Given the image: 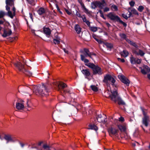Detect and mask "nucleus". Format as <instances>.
I'll use <instances>...</instances> for the list:
<instances>
[{
    "label": "nucleus",
    "instance_id": "obj_1",
    "mask_svg": "<svg viewBox=\"0 0 150 150\" xmlns=\"http://www.w3.org/2000/svg\"><path fill=\"white\" fill-rule=\"evenodd\" d=\"M33 92L37 95H40L42 96H47L48 95V91L44 85L41 87L35 85H29L28 87H25L24 92L25 93L30 94Z\"/></svg>",
    "mask_w": 150,
    "mask_h": 150
},
{
    "label": "nucleus",
    "instance_id": "obj_2",
    "mask_svg": "<svg viewBox=\"0 0 150 150\" xmlns=\"http://www.w3.org/2000/svg\"><path fill=\"white\" fill-rule=\"evenodd\" d=\"M142 114L143 115V117L142 118V122L146 127L148 126V124L150 121V117L147 115V110L142 108H141Z\"/></svg>",
    "mask_w": 150,
    "mask_h": 150
},
{
    "label": "nucleus",
    "instance_id": "obj_3",
    "mask_svg": "<svg viewBox=\"0 0 150 150\" xmlns=\"http://www.w3.org/2000/svg\"><path fill=\"white\" fill-rule=\"evenodd\" d=\"M15 66L18 69V70L25 74L29 76L32 75V73L28 70H26L24 69L23 65L19 62H17L14 63Z\"/></svg>",
    "mask_w": 150,
    "mask_h": 150
},
{
    "label": "nucleus",
    "instance_id": "obj_4",
    "mask_svg": "<svg viewBox=\"0 0 150 150\" xmlns=\"http://www.w3.org/2000/svg\"><path fill=\"white\" fill-rule=\"evenodd\" d=\"M107 17L110 19V20L112 21H116L119 22L120 23L122 24L125 27H126L127 24L120 19V18L115 14L112 12H110L108 13L107 15Z\"/></svg>",
    "mask_w": 150,
    "mask_h": 150
},
{
    "label": "nucleus",
    "instance_id": "obj_5",
    "mask_svg": "<svg viewBox=\"0 0 150 150\" xmlns=\"http://www.w3.org/2000/svg\"><path fill=\"white\" fill-rule=\"evenodd\" d=\"M114 96L112 97V100L115 103L117 102L119 105H125V103L123 100L119 96L117 92L114 94Z\"/></svg>",
    "mask_w": 150,
    "mask_h": 150
},
{
    "label": "nucleus",
    "instance_id": "obj_6",
    "mask_svg": "<svg viewBox=\"0 0 150 150\" xmlns=\"http://www.w3.org/2000/svg\"><path fill=\"white\" fill-rule=\"evenodd\" d=\"M118 77L121 81L127 86H129L130 81L129 79L123 75H119Z\"/></svg>",
    "mask_w": 150,
    "mask_h": 150
},
{
    "label": "nucleus",
    "instance_id": "obj_7",
    "mask_svg": "<svg viewBox=\"0 0 150 150\" xmlns=\"http://www.w3.org/2000/svg\"><path fill=\"white\" fill-rule=\"evenodd\" d=\"M118 130L114 127H111L108 129V132L110 136L112 137L117 134Z\"/></svg>",
    "mask_w": 150,
    "mask_h": 150
},
{
    "label": "nucleus",
    "instance_id": "obj_8",
    "mask_svg": "<svg viewBox=\"0 0 150 150\" xmlns=\"http://www.w3.org/2000/svg\"><path fill=\"white\" fill-rule=\"evenodd\" d=\"M117 93V92L116 90L113 91L108 90L105 92L104 93V96L106 98H110L112 100V97L115 96L114 93Z\"/></svg>",
    "mask_w": 150,
    "mask_h": 150
},
{
    "label": "nucleus",
    "instance_id": "obj_9",
    "mask_svg": "<svg viewBox=\"0 0 150 150\" xmlns=\"http://www.w3.org/2000/svg\"><path fill=\"white\" fill-rule=\"evenodd\" d=\"M106 116L104 114L103 115H97L96 119L100 123H105L106 122Z\"/></svg>",
    "mask_w": 150,
    "mask_h": 150
},
{
    "label": "nucleus",
    "instance_id": "obj_10",
    "mask_svg": "<svg viewBox=\"0 0 150 150\" xmlns=\"http://www.w3.org/2000/svg\"><path fill=\"white\" fill-rule=\"evenodd\" d=\"M24 101L21 100L16 104V108L18 110H23L24 108Z\"/></svg>",
    "mask_w": 150,
    "mask_h": 150
},
{
    "label": "nucleus",
    "instance_id": "obj_11",
    "mask_svg": "<svg viewBox=\"0 0 150 150\" xmlns=\"http://www.w3.org/2000/svg\"><path fill=\"white\" fill-rule=\"evenodd\" d=\"M141 69V72L144 74H146L150 72V69L149 67L146 65H144L143 67V68L140 67Z\"/></svg>",
    "mask_w": 150,
    "mask_h": 150
},
{
    "label": "nucleus",
    "instance_id": "obj_12",
    "mask_svg": "<svg viewBox=\"0 0 150 150\" xmlns=\"http://www.w3.org/2000/svg\"><path fill=\"white\" fill-rule=\"evenodd\" d=\"M93 74H98L101 75L102 74V72L101 69L98 66H96L95 67L93 70Z\"/></svg>",
    "mask_w": 150,
    "mask_h": 150
},
{
    "label": "nucleus",
    "instance_id": "obj_13",
    "mask_svg": "<svg viewBox=\"0 0 150 150\" xmlns=\"http://www.w3.org/2000/svg\"><path fill=\"white\" fill-rule=\"evenodd\" d=\"M84 51L86 54H84L85 55L84 56L85 57H87L88 56L92 59H93V56H96V54H95L93 52H90L87 49H84Z\"/></svg>",
    "mask_w": 150,
    "mask_h": 150
},
{
    "label": "nucleus",
    "instance_id": "obj_14",
    "mask_svg": "<svg viewBox=\"0 0 150 150\" xmlns=\"http://www.w3.org/2000/svg\"><path fill=\"white\" fill-rule=\"evenodd\" d=\"M128 11L129 13L128 14V17H130L132 14L135 15H138V13L137 11L134 8H129L128 9Z\"/></svg>",
    "mask_w": 150,
    "mask_h": 150
},
{
    "label": "nucleus",
    "instance_id": "obj_15",
    "mask_svg": "<svg viewBox=\"0 0 150 150\" xmlns=\"http://www.w3.org/2000/svg\"><path fill=\"white\" fill-rule=\"evenodd\" d=\"M106 5V4L104 0H102L101 2L98 1V7L101 9H102Z\"/></svg>",
    "mask_w": 150,
    "mask_h": 150
},
{
    "label": "nucleus",
    "instance_id": "obj_16",
    "mask_svg": "<svg viewBox=\"0 0 150 150\" xmlns=\"http://www.w3.org/2000/svg\"><path fill=\"white\" fill-rule=\"evenodd\" d=\"M134 53L137 55H140L141 56H144L145 54V53L143 51L140 49L138 50H134Z\"/></svg>",
    "mask_w": 150,
    "mask_h": 150
},
{
    "label": "nucleus",
    "instance_id": "obj_17",
    "mask_svg": "<svg viewBox=\"0 0 150 150\" xmlns=\"http://www.w3.org/2000/svg\"><path fill=\"white\" fill-rule=\"evenodd\" d=\"M111 76L110 75L108 74L104 76L103 81L106 83L108 84L111 78Z\"/></svg>",
    "mask_w": 150,
    "mask_h": 150
},
{
    "label": "nucleus",
    "instance_id": "obj_18",
    "mask_svg": "<svg viewBox=\"0 0 150 150\" xmlns=\"http://www.w3.org/2000/svg\"><path fill=\"white\" fill-rule=\"evenodd\" d=\"M74 29L77 34H80L81 32V28L80 25L78 24L75 25Z\"/></svg>",
    "mask_w": 150,
    "mask_h": 150
},
{
    "label": "nucleus",
    "instance_id": "obj_19",
    "mask_svg": "<svg viewBox=\"0 0 150 150\" xmlns=\"http://www.w3.org/2000/svg\"><path fill=\"white\" fill-rule=\"evenodd\" d=\"M81 72L86 77L88 78L90 75V73L88 69H83Z\"/></svg>",
    "mask_w": 150,
    "mask_h": 150
},
{
    "label": "nucleus",
    "instance_id": "obj_20",
    "mask_svg": "<svg viewBox=\"0 0 150 150\" xmlns=\"http://www.w3.org/2000/svg\"><path fill=\"white\" fill-rule=\"evenodd\" d=\"M11 33L12 32L11 30H9L8 31H7L6 30H4V33L2 36L4 37H6L7 36L10 35L11 34Z\"/></svg>",
    "mask_w": 150,
    "mask_h": 150
},
{
    "label": "nucleus",
    "instance_id": "obj_21",
    "mask_svg": "<svg viewBox=\"0 0 150 150\" xmlns=\"http://www.w3.org/2000/svg\"><path fill=\"white\" fill-rule=\"evenodd\" d=\"M120 54L121 56L124 57H126L128 56L129 54V52L126 50H124L122 52H121L120 53Z\"/></svg>",
    "mask_w": 150,
    "mask_h": 150
},
{
    "label": "nucleus",
    "instance_id": "obj_22",
    "mask_svg": "<svg viewBox=\"0 0 150 150\" xmlns=\"http://www.w3.org/2000/svg\"><path fill=\"white\" fill-rule=\"evenodd\" d=\"M43 31L44 33L47 35H49L51 33V31L50 29L47 28H44Z\"/></svg>",
    "mask_w": 150,
    "mask_h": 150
},
{
    "label": "nucleus",
    "instance_id": "obj_23",
    "mask_svg": "<svg viewBox=\"0 0 150 150\" xmlns=\"http://www.w3.org/2000/svg\"><path fill=\"white\" fill-rule=\"evenodd\" d=\"M81 18H82L83 21L85 22L86 24L89 27L90 26V23L87 20L85 16H81Z\"/></svg>",
    "mask_w": 150,
    "mask_h": 150
},
{
    "label": "nucleus",
    "instance_id": "obj_24",
    "mask_svg": "<svg viewBox=\"0 0 150 150\" xmlns=\"http://www.w3.org/2000/svg\"><path fill=\"white\" fill-rule=\"evenodd\" d=\"M67 86V85L65 84L64 83H59L58 86V91H60V87H61L62 88V89H63L64 88L66 87Z\"/></svg>",
    "mask_w": 150,
    "mask_h": 150
},
{
    "label": "nucleus",
    "instance_id": "obj_25",
    "mask_svg": "<svg viewBox=\"0 0 150 150\" xmlns=\"http://www.w3.org/2000/svg\"><path fill=\"white\" fill-rule=\"evenodd\" d=\"M89 127L88 129H91L94 130L96 131H97L98 129V128L96 126L94 125H88Z\"/></svg>",
    "mask_w": 150,
    "mask_h": 150
},
{
    "label": "nucleus",
    "instance_id": "obj_26",
    "mask_svg": "<svg viewBox=\"0 0 150 150\" xmlns=\"http://www.w3.org/2000/svg\"><path fill=\"white\" fill-rule=\"evenodd\" d=\"M126 41L130 45L133 46L134 47L136 48H137L138 47L137 45L136 44L135 42L130 40L128 39H126Z\"/></svg>",
    "mask_w": 150,
    "mask_h": 150
},
{
    "label": "nucleus",
    "instance_id": "obj_27",
    "mask_svg": "<svg viewBox=\"0 0 150 150\" xmlns=\"http://www.w3.org/2000/svg\"><path fill=\"white\" fill-rule=\"evenodd\" d=\"M98 1L93 2L91 4V7L92 8L95 9L96 8L98 7Z\"/></svg>",
    "mask_w": 150,
    "mask_h": 150
},
{
    "label": "nucleus",
    "instance_id": "obj_28",
    "mask_svg": "<svg viewBox=\"0 0 150 150\" xmlns=\"http://www.w3.org/2000/svg\"><path fill=\"white\" fill-rule=\"evenodd\" d=\"M45 9L43 8H40L38 11V13L40 15H41L45 13Z\"/></svg>",
    "mask_w": 150,
    "mask_h": 150
},
{
    "label": "nucleus",
    "instance_id": "obj_29",
    "mask_svg": "<svg viewBox=\"0 0 150 150\" xmlns=\"http://www.w3.org/2000/svg\"><path fill=\"white\" fill-rule=\"evenodd\" d=\"M85 65L88 67H89L92 69V70L96 66L94 64L91 63H86L85 64Z\"/></svg>",
    "mask_w": 150,
    "mask_h": 150
},
{
    "label": "nucleus",
    "instance_id": "obj_30",
    "mask_svg": "<svg viewBox=\"0 0 150 150\" xmlns=\"http://www.w3.org/2000/svg\"><path fill=\"white\" fill-rule=\"evenodd\" d=\"M118 127L121 132H125V131L126 127L125 125H120L118 126Z\"/></svg>",
    "mask_w": 150,
    "mask_h": 150
},
{
    "label": "nucleus",
    "instance_id": "obj_31",
    "mask_svg": "<svg viewBox=\"0 0 150 150\" xmlns=\"http://www.w3.org/2000/svg\"><path fill=\"white\" fill-rule=\"evenodd\" d=\"M81 59L82 61H83L84 62L86 63H88L89 60L86 59H85V57L83 55L81 54Z\"/></svg>",
    "mask_w": 150,
    "mask_h": 150
},
{
    "label": "nucleus",
    "instance_id": "obj_32",
    "mask_svg": "<svg viewBox=\"0 0 150 150\" xmlns=\"http://www.w3.org/2000/svg\"><path fill=\"white\" fill-rule=\"evenodd\" d=\"M6 2L7 5L10 6L14 5V2L13 0H6Z\"/></svg>",
    "mask_w": 150,
    "mask_h": 150
},
{
    "label": "nucleus",
    "instance_id": "obj_33",
    "mask_svg": "<svg viewBox=\"0 0 150 150\" xmlns=\"http://www.w3.org/2000/svg\"><path fill=\"white\" fill-rule=\"evenodd\" d=\"M5 139L7 141V143L9 142L12 141V139L11 136L10 135H6L4 137Z\"/></svg>",
    "mask_w": 150,
    "mask_h": 150
},
{
    "label": "nucleus",
    "instance_id": "obj_34",
    "mask_svg": "<svg viewBox=\"0 0 150 150\" xmlns=\"http://www.w3.org/2000/svg\"><path fill=\"white\" fill-rule=\"evenodd\" d=\"M91 90L94 92H97L98 90V87L95 85H92L90 86Z\"/></svg>",
    "mask_w": 150,
    "mask_h": 150
},
{
    "label": "nucleus",
    "instance_id": "obj_35",
    "mask_svg": "<svg viewBox=\"0 0 150 150\" xmlns=\"http://www.w3.org/2000/svg\"><path fill=\"white\" fill-rule=\"evenodd\" d=\"M136 59L132 56L130 57V62L132 64H136Z\"/></svg>",
    "mask_w": 150,
    "mask_h": 150
},
{
    "label": "nucleus",
    "instance_id": "obj_36",
    "mask_svg": "<svg viewBox=\"0 0 150 150\" xmlns=\"http://www.w3.org/2000/svg\"><path fill=\"white\" fill-rule=\"evenodd\" d=\"M8 15L11 18H13V17L15 15V13H12V12L10 11H9L8 12Z\"/></svg>",
    "mask_w": 150,
    "mask_h": 150
},
{
    "label": "nucleus",
    "instance_id": "obj_37",
    "mask_svg": "<svg viewBox=\"0 0 150 150\" xmlns=\"http://www.w3.org/2000/svg\"><path fill=\"white\" fill-rule=\"evenodd\" d=\"M105 45L108 48L111 49L112 47V45L109 43H106L105 44Z\"/></svg>",
    "mask_w": 150,
    "mask_h": 150
},
{
    "label": "nucleus",
    "instance_id": "obj_38",
    "mask_svg": "<svg viewBox=\"0 0 150 150\" xmlns=\"http://www.w3.org/2000/svg\"><path fill=\"white\" fill-rule=\"evenodd\" d=\"M111 82L112 83V85L113 86L114 85V83L115 82V80L112 77V76H111V78L109 82Z\"/></svg>",
    "mask_w": 150,
    "mask_h": 150
},
{
    "label": "nucleus",
    "instance_id": "obj_39",
    "mask_svg": "<svg viewBox=\"0 0 150 150\" xmlns=\"http://www.w3.org/2000/svg\"><path fill=\"white\" fill-rule=\"evenodd\" d=\"M5 15L6 13L4 12L3 11H0V18H3Z\"/></svg>",
    "mask_w": 150,
    "mask_h": 150
},
{
    "label": "nucleus",
    "instance_id": "obj_40",
    "mask_svg": "<svg viewBox=\"0 0 150 150\" xmlns=\"http://www.w3.org/2000/svg\"><path fill=\"white\" fill-rule=\"evenodd\" d=\"M120 36L121 37V38L123 39H125L126 41V39H128L126 38V35L124 33L120 34Z\"/></svg>",
    "mask_w": 150,
    "mask_h": 150
},
{
    "label": "nucleus",
    "instance_id": "obj_41",
    "mask_svg": "<svg viewBox=\"0 0 150 150\" xmlns=\"http://www.w3.org/2000/svg\"><path fill=\"white\" fill-rule=\"evenodd\" d=\"M144 7L142 6H139L138 8V10L140 12H142L144 9Z\"/></svg>",
    "mask_w": 150,
    "mask_h": 150
},
{
    "label": "nucleus",
    "instance_id": "obj_42",
    "mask_svg": "<svg viewBox=\"0 0 150 150\" xmlns=\"http://www.w3.org/2000/svg\"><path fill=\"white\" fill-rule=\"evenodd\" d=\"M90 28L91 30L92 31L95 32L97 30V28L96 27H90Z\"/></svg>",
    "mask_w": 150,
    "mask_h": 150
},
{
    "label": "nucleus",
    "instance_id": "obj_43",
    "mask_svg": "<svg viewBox=\"0 0 150 150\" xmlns=\"http://www.w3.org/2000/svg\"><path fill=\"white\" fill-rule=\"evenodd\" d=\"M54 42L55 44H59L60 43V39H54Z\"/></svg>",
    "mask_w": 150,
    "mask_h": 150
},
{
    "label": "nucleus",
    "instance_id": "obj_44",
    "mask_svg": "<svg viewBox=\"0 0 150 150\" xmlns=\"http://www.w3.org/2000/svg\"><path fill=\"white\" fill-rule=\"evenodd\" d=\"M112 8L114 9L115 11H117L118 10L117 6L115 5H113L112 6Z\"/></svg>",
    "mask_w": 150,
    "mask_h": 150
},
{
    "label": "nucleus",
    "instance_id": "obj_45",
    "mask_svg": "<svg viewBox=\"0 0 150 150\" xmlns=\"http://www.w3.org/2000/svg\"><path fill=\"white\" fill-rule=\"evenodd\" d=\"M93 38L99 43L101 44L102 43V42L100 40L96 38H95V37L93 36Z\"/></svg>",
    "mask_w": 150,
    "mask_h": 150
},
{
    "label": "nucleus",
    "instance_id": "obj_46",
    "mask_svg": "<svg viewBox=\"0 0 150 150\" xmlns=\"http://www.w3.org/2000/svg\"><path fill=\"white\" fill-rule=\"evenodd\" d=\"M99 12L100 13V16L102 17V18H103L104 19H105V18L104 17V15H103V13L102 12V11L100 10L99 11Z\"/></svg>",
    "mask_w": 150,
    "mask_h": 150
},
{
    "label": "nucleus",
    "instance_id": "obj_47",
    "mask_svg": "<svg viewBox=\"0 0 150 150\" xmlns=\"http://www.w3.org/2000/svg\"><path fill=\"white\" fill-rule=\"evenodd\" d=\"M138 131H136L133 134V136L135 137H137L138 136Z\"/></svg>",
    "mask_w": 150,
    "mask_h": 150
},
{
    "label": "nucleus",
    "instance_id": "obj_48",
    "mask_svg": "<svg viewBox=\"0 0 150 150\" xmlns=\"http://www.w3.org/2000/svg\"><path fill=\"white\" fill-rule=\"evenodd\" d=\"M129 4L132 7L135 4V2L133 1H131L129 2Z\"/></svg>",
    "mask_w": 150,
    "mask_h": 150
},
{
    "label": "nucleus",
    "instance_id": "obj_49",
    "mask_svg": "<svg viewBox=\"0 0 150 150\" xmlns=\"http://www.w3.org/2000/svg\"><path fill=\"white\" fill-rule=\"evenodd\" d=\"M141 62V59H136V64H140Z\"/></svg>",
    "mask_w": 150,
    "mask_h": 150
},
{
    "label": "nucleus",
    "instance_id": "obj_50",
    "mask_svg": "<svg viewBox=\"0 0 150 150\" xmlns=\"http://www.w3.org/2000/svg\"><path fill=\"white\" fill-rule=\"evenodd\" d=\"M43 148L45 149H47V150H48L49 149V146L46 144H45L43 146Z\"/></svg>",
    "mask_w": 150,
    "mask_h": 150
},
{
    "label": "nucleus",
    "instance_id": "obj_51",
    "mask_svg": "<svg viewBox=\"0 0 150 150\" xmlns=\"http://www.w3.org/2000/svg\"><path fill=\"white\" fill-rule=\"evenodd\" d=\"M117 59L119 61H120L122 62L123 63L125 62V60L123 59H121V58H117Z\"/></svg>",
    "mask_w": 150,
    "mask_h": 150
},
{
    "label": "nucleus",
    "instance_id": "obj_52",
    "mask_svg": "<svg viewBox=\"0 0 150 150\" xmlns=\"http://www.w3.org/2000/svg\"><path fill=\"white\" fill-rule=\"evenodd\" d=\"M122 17L126 19H127L129 17L126 14L124 13L122 14Z\"/></svg>",
    "mask_w": 150,
    "mask_h": 150
},
{
    "label": "nucleus",
    "instance_id": "obj_53",
    "mask_svg": "<svg viewBox=\"0 0 150 150\" xmlns=\"http://www.w3.org/2000/svg\"><path fill=\"white\" fill-rule=\"evenodd\" d=\"M56 8H57V10L59 12V13L61 14H62V12L60 11V9L59 8L58 5L57 4H56Z\"/></svg>",
    "mask_w": 150,
    "mask_h": 150
},
{
    "label": "nucleus",
    "instance_id": "obj_54",
    "mask_svg": "<svg viewBox=\"0 0 150 150\" xmlns=\"http://www.w3.org/2000/svg\"><path fill=\"white\" fill-rule=\"evenodd\" d=\"M119 120L120 122H123L124 121V117H121L119 118Z\"/></svg>",
    "mask_w": 150,
    "mask_h": 150
},
{
    "label": "nucleus",
    "instance_id": "obj_55",
    "mask_svg": "<svg viewBox=\"0 0 150 150\" xmlns=\"http://www.w3.org/2000/svg\"><path fill=\"white\" fill-rule=\"evenodd\" d=\"M110 9L109 8L106 7L104 9V11L105 12H107L109 11Z\"/></svg>",
    "mask_w": 150,
    "mask_h": 150
},
{
    "label": "nucleus",
    "instance_id": "obj_56",
    "mask_svg": "<svg viewBox=\"0 0 150 150\" xmlns=\"http://www.w3.org/2000/svg\"><path fill=\"white\" fill-rule=\"evenodd\" d=\"M9 6L8 5H6V9L8 11V12L9 11H10V8L9 7Z\"/></svg>",
    "mask_w": 150,
    "mask_h": 150
},
{
    "label": "nucleus",
    "instance_id": "obj_57",
    "mask_svg": "<svg viewBox=\"0 0 150 150\" xmlns=\"http://www.w3.org/2000/svg\"><path fill=\"white\" fill-rule=\"evenodd\" d=\"M84 9L85 11V12L86 13H90V11L88 10V9H87V8H84Z\"/></svg>",
    "mask_w": 150,
    "mask_h": 150
},
{
    "label": "nucleus",
    "instance_id": "obj_58",
    "mask_svg": "<svg viewBox=\"0 0 150 150\" xmlns=\"http://www.w3.org/2000/svg\"><path fill=\"white\" fill-rule=\"evenodd\" d=\"M76 15L79 17H81V16L79 13L78 11H76Z\"/></svg>",
    "mask_w": 150,
    "mask_h": 150
},
{
    "label": "nucleus",
    "instance_id": "obj_59",
    "mask_svg": "<svg viewBox=\"0 0 150 150\" xmlns=\"http://www.w3.org/2000/svg\"><path fill=\"white\" fill-rule=\"evenodd\" d=\"M65 11L68 14L70 15L71 14V12L68 10L65 9Z\"/></svg>",
    "mask_w": 150,
    "mask_h": 150
},
{
    "label": "nucleus",
    "instance_id": "obj_60",
    "mask_svg": "<svg viewBox=\"0 0 150 150\" xmlns=\"http://www.w3.org/2000/svg\"><path fill=\"white\" fill-rule=\"evenodd\" d=\"M63 50H64V52L67 54L68 53V51L65 48H63Z\"/></svg>",
    "mask_w": 150,
    "mask_h": 150
},
{
    "label": "nucleus",
    "instance_id": "obj_61",
    "mask_svg": "<svg viewBox=\"0 0 150 150\" xmlns=\"http://www.w3.org/2000/svg\"><path fill=\"white\" fill-rule=\"evenodd\" d=\"M105 23L108 27H109L111 25L109 23L106 22H105Z\"/></svg>",
    "mask_w": 150,
    "mask_h": 150
},
{
    "label": "nucleus",
    "instance_id": "obj_62",
    "mask_svg": "<svg viewBox=\"0 0 150 150\" xmlns=\"http://www.w3.org/2000/svg\"><path fill=\"white\" fill-rule=\"evenodd\" d=\"M31 32L32 33H33L35 35H38L36 34L35 33V30H34L31 29Z\"/></svg>",
    "mask_w": 150,
    "mask_h": 150
},
{
    "label": "nucleus",
    "instance_id": "obj_63",
    "mask_svg": "<svg viewBox=\"0 0 150 150\" xmlns=\"http://www.w3.org/2000/svg\"><path fill=\"white\" fill-rule=\"evenodd\" d=\"M29 15H30V17L31 19L33 21V15L31 13H29Z\"/></svg>",
    "mask_w": 150,
    "mask_h": 150
},
{
    "label": "nucleus",
    "instance_id": "obj_64",
    "mask_svg": "<svg viewBox=\"0 0 150 150\" xmlns=\"http://www.w3.org/2000/svg\"><path fill=\"white\" fill-rule=\"evenodd\" d=\"M13 13H15L16 11V8L14 7H13Z\"/></svg>",
    "mask_w": 150,
    "mask_h": 150
}]
</instances>
